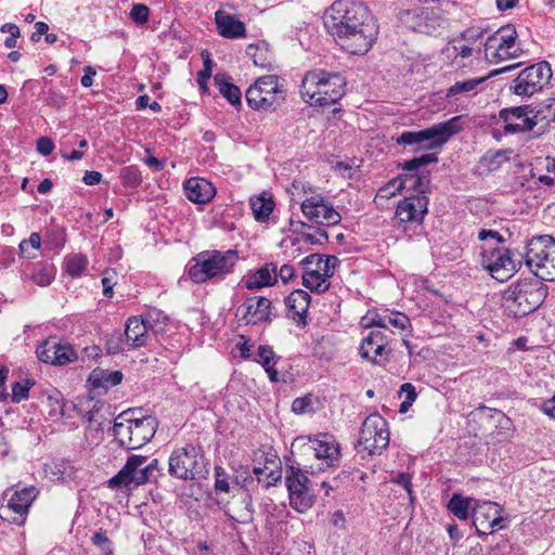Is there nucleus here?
<instances>
[{"mask_svg": "<svg viewBox=\"0 0 555 555\" xmlns=\"http://www.w3.org/2000/svg\"><path fill=\"white\" fill-rule=\"evenodd\" d=\"M246 52L250 57H253L254 64L256 66L264 68L269 65V62H267V59L263 56V54L267 53L266 49H260L255 44H249L246 49Z\"/></svg>", "mask_w": 555, "mask_h": 555, "instance_id": "55", "label": "nucleus"}, {"mask_svg": "<svg viewBox=\"0 0 555 555\" xmlns=\"http://www.w3.org/2000/svg\"><path fill=\"white\" fill-rule=\"evenodd\" d=\"M476 502L473 498H463L460 494H453L449 501V511L461 520H466L469 516V511Z\"/></svg>", "mask_w": 555, "mask_h": 555, "instance_id": "35", "label": "nucleus"}, {"mask_svg": "<svg viewBox=\"0 0 555 555\" xmlns=\"http://www.w3.org/2000/svg\"><path fill=\"white\" fill-rule=\"evenodd\" d=\"M186 198L195 204H207L216 195V188L204 178L192 177L183 185Z\"/></svg>", "mask_w": 555, "mask_h": 555, "instance_id": "24", "label": "nucleus"}, {"mask_svg": "<svg viewBox=\"0 0 555 555\" xmlns=\"http://www.w3.org/2000/svg\"><path fill=\"white\" fill-rule=\"evenodd\" d=\"M54 150L53 141L48 137H41L37 141V151L43 156L50 155Z\"/></svg>", "mask_w": 555, "mask_h": 555, "instance_id": "61", "label": "nucleus"}, {"mask_svg": "<svg viewBox=\"0 0 555 555\" xmlns=\"http://www.w3.org/2000/svg\"><path fill=\"white\" fill-rule=\"evenodd\" d=\"M326 269H323V272L319 271H304L302 273V285L310 289L311 292L321 294L326 292L330 288V281L328 278H331L334 274V268L328 267L327 264L323 266Z\"/></svg>", "mask_w": 555, "mask_h": 555, "instance_id": "29", "label": "nucleus"}, {"mask_svg": "<svg viewBox=\"0 0 555 555\" xmlns=\"http://www.w3.org/2000/svg\"><path fill=\"white\" fill-rule=\"evenodd\" d=\"M106 350L109 354H118L124 351L121 335H112L106 340Z\"/></svg>", "mask_w": 555, "mask_h": 555, "instance_id": "58", "label": "nucleus"}, {"mask_svg": "<svg viewBox=\"0 0 555 555\" xmlns=\"http://www.w3.org/2000/svg\"><path fill=\"white\" fill-rule=\"evenodd\" d=\"M55 278V268L52 263L39 262L34 269L31 280L38 286L44 287L52 283Z\"/></svg>", "mask_w": 555, "mask_h": 555, "instance_id": "38", "label": "nucleus"}, {"mask_svg": "<svg viewBox=\"0 0 555 555\" xmlns=\"http://www.w3.org/2000/svg\"><path fill=\"white\" fill-rule=\"evenodd\" d=\"M278 266L273 262H268L254 273L245 276L244 284L247 289L254 291L266 286H271L276 283Z\"/></svg>", "mask_w": 555, "mask_h": 555, "instance_id": "27", "label": "nucleus"}, {"mask_svg": "<svg viewBox=\"0 0 555 555\" xmlns=\"http://www.w3.org/2000/svg\"><path fill=\"white\" fill-rule=\"evenodd\" d=\"M157 425L155 416L143 415L141 410H127L115 418L113 433L120 447L134 450L154 437Z\"/></svg>", "mask_w": 555, "mask_h": 555, "instance_id": "3", "label": "nucleus"}, {"mask_svg": "<svg viewBox=\"0 0 555 555\" xmlns=\"http://www.w3.org/2000/svg\"><path fill=\"white\" fill-rule=\"evenodd\" d=\"M126 345L130 348H140L146 345L150 331L141 317H131L126 322L125 327Z\"/></svg>", "mask_w": 555, "mask_h": 555, "instance_id": "28", "label": "nucleus"}, {"mask_svg": "<svg viewBox=\"0 0 555 555\" xmlns=\"http://www.w3.org/2000/svg\"><path fill=\"white\" fill-rule=\"evenodd\" d=\"M500 117L504 121V133H517L530 131L537 125L533 118L527 115L526 106L505 108L500 112Z\"/></svg>", "mask_w": 555, "mask_h": 555, "instance_id": "22", "label": "nucleus"}, {"mask_svg": "<svg viewBox=\"0 0 555 555\" xmlns=\"http://www.w3.org/2000/svg\"><path fill=\"white\" fill-rule=\"evenodd\" d=\"M524 49L518 40L516 28L507 24L487 37L482 43V59L489 64H499L519 59Z\"/></svg>", "mask_w": 555, "mask_h": 555, "instance_id": "8", "label": "nucleus"}, {"mask_svg": "<svg viewBox=\"0 0 555 555\" xmlns=\"http://www.w3.org/2000/svg\"><path fill=\"white\" fill-rule=\"evenodd\" d=\"M460 117H453L447 121L435 124L431 127L418 131H403L397 139L398 145L416 146V150H435L446 144L452 135L460 132Z\"/></svg>", "mask_w": 555, "mask_h": 555, "instance_id": "7", "label": "nucleus"}, {"mask_svg": "<svg viewBox=\"0 0 555 555\" xmlns=\"http://www.w3.org/2000/svg\"><path fill=\"white\" fill-rule=\"evenodd\" d=\"M486 30L480 28H467L461 34V39L468 42L469 44L475 43L481 39Z\"/></svg>", "mask_w": 555, "mask_h": 555, "instance_id": "59", "label": "nucleus"}, {"mask_svg": "<svg viewBox=\"0 0 555 555\" xmlns=\"http://www.w3.org/2000/svg\"><path fill=\"white\" fill-rule=\"evenodd\" d=\"M428 197L425 195H411L404 197L397 205L396 217L400 222L421 223L427 212Z\"/></svg>", "mask_w": 555, "mask_h": 555, "instance_id": "21", "label": "nucleus"}, {"mask_svg": "<svg viewBox=\"0 0 555 555\" xmlns=\"http://www.w3.org/2000/svg\"><path fill=\"white\" fill-rule=\"evenodd\" d=\"M547 296L541 281H522L512 285L504 295V308L509 315L522 318L535 311Z\"/></svg>", "mask_w": 555, "mask_h": 555, "instance_id": "4", "label": "nucleus"}, {"mask_svg": "<svg viewBox=\"0 0 555 555\" xmlns=\"http://www.w3.org/2000/svg\"><path fill=\"white\" fill-rule=\"evenodd\" d=\"M256 361L262 365L271 380H278V371L274 370L276 357L269 346H259Z\"/></svg>", "mask_w": 555, "mask_h": 555, "instance_id": "36", "label": "nucleus"}, {"mask_svg": "<svg viewBox=\"0 0 555 555\" xmlns=\"http://www.w3.org/2000/svg\"><path fill=\"white\" fill-rule=\"evenodd\" d=\"M250 207L254 217L257 221H264L272 214L274 203L272 199L264 198L263 196L250 198Z\"/></svg>", "mask_w": 555, "mask_h": 555, "instance_id": "40", "label": "nucleus"}, {"mask_svg": "<svg viewBox=\"0 0 555 555\" xmlns=\"http://www.w3.org/2000/svg\"><path fill=\"white\" fill-rule=\"evenodd\" d=\"M403 189H405V181H403L402 176H400L390 180L384 186L379 188L376 197L390 198Z\"/></svg>", "mask_w": 555, "mask_h": 555, "instance_id": "47", "label": "nucleus"}, {"mask_svg": "<svg viewBox=\"0 0 555 555\" xmlns=\"http://www.w3.org/2000/svg\"><path fill=\"white\" fill-rule=\"evenodd\" d=\"M278 276H280L283 283H287L295 278V268L291 264H283L278 270Z\"/></svg>", "mask_w": 555, "mask_h": 555, "instance_id": "64", "label": "nucleus"}, {"mask_svg": "<svg viewBox=\"0 0 555 555\" xmlns=\"http://www.w3.org/2000/svg\"><path fill=\"white\" fill-rule=\"evenodd\" d=\"M1 33L9 34L10 36L5 38L4 46L8 49H13L17 44V39L21 36V30L16 24L5 23L0 28Z\"/></svg>", "mask_w": 555, "mask_h": 555, "instance_id": "53", "label": "nucleus"}, {"mask_svg": "<svg viewBox=\"0 0 555 555\" xmlns=\"http://www.w3.org/2000/svg\"><path fill=\"white\" fill-rule=\"evenodd\" d=\"M405 181V189L415 192V195H425L429 192V173H406L402 176Z\"/></svg>", "mask_w": 555, "mask_h": 555, "instance_id": "33", "label": "nucleus"}, {"mask_svg": "<svg viewBox=\"0 0 555 555\" xmlns=\"http://www.w3.org/2000/svg\"><path fill=\"white\" fill-rule=\"evenodd\" d=\"M38 495V490L30 486L15 490L5 505L0 507V517L17 526L24 525L29 507Z\"/></svg>", "mask_w": 555, "mask_h": 555, "instance_id": "16", "label": "nucleus"}, {"mask_svg": "<svg viewBox=\"0 0 555 555\" xmlns=\"http://www.w3.org/2000/svg\"><path fill=\"white\" fill-rule=\"evenodd\" d=\"M216 85L218 86L219 92L232 104L240 105L241 104V90L238 87L233 83L227 81L222 75L215 76Z\"/></svg>", "mask_w": 555, "mask_h": 555, "instance_id": "39", "label": "nucleus"}, {"mask_svg": "<svg viewBox=\"0 0 555 555\" xmlns=\"http://www.w3.org/2000/svg\"><path fill=\"white\" fill-rule=\"evenodd\" d=\"M64 266L72 278H78L87 269L88 259L82 254H72L65 258Z\"/></svg>", "mask_w": 555, "mask_h": 555, "instance_id": "41", "label": "nucleus"}, {"mask_svg": "<svg viewBox=\"0 0 555 555\" xmlns=\"http://www.w3.org/2000/svg\"><path fill=\"white\" fill-rule=\"evenodd\" d=\"M392 326L400 331H404L411 326L409 317L402 312L393 311L387 314V328Z\"/></svg>", "mask_w": 555, "mask_h": 555, "instance_id": "52", "label": "nucleus"}, {"mask_svg": "<svg viewBox=\"0 0 555 555\" xmlns=\"http://www.w3.org/2000/svg\"><path fill=\"white\" fill-rule=\"evenodd\" d=\"M328 238L327 232L323 229L318 228L315 234L307 233L304 234L305 242L309 244H323Z\"/></svg>", "mask_w": 555, "mask_h": 555, "instance_id": "60", "label": "nucleus"}, {"mask_svg": "<svg viewBox=\"0 0 555 555\" xmlns=\"http://www.w3.org/2000/svg\"><path fill=\"white\" fill-rule=\"evenodd\" d=\"M304 216L321 225L331 227L340 222L341 217L334 206L324 199L322 195H313L301 203Z\"/></svg>", "mask_w": 555, "mask_h": 555, "instance_id": "17", "label": "nucleus"}, {"mask_svg": "<svg viewBox=\"0 0 555 555\" xmlns=\"http://www.w3.org/2000/svg\"><path fill=\"white\" fill-rule=\"evenodd\" d=\"M386 346L387 337L379 331H373L362 339L359 351L362 358L374 364H380L386 354Z\"/></svg>", "mask_w": 555, "mask_h": 555, "instance_id": "23", "label": "nucleus"}, {"mask_svg": "<svg viewBox=\"0 0 555 555\" xmlns=\"http://www.w3.org/2000/svg\"><path fill=\"white\" fill-rule=\"evenodd\" d=\"M503 507L491 501H477L472 507V520L478 537H488L494 528L504 529L507 520L502 516Z\"/></svg>", "mask_w": 555, "mask_h": 555, "instance_id": "14", "label": "nucleus"}, {"mask_svg": "<svg viewBox=\"0 0 555 555\" xmlns=\"http://www.w3.org/2000/svg\"><path fill=\"white\" fill-rule=\"evenodd\" d=\"M245 98H246V102L247 104L254 108V109H257V111H268V109H271L270 107V100L266 96H262L261 94V90H259V88H257L254 85H251L247 90H246V94H245Z\"/></svg>", "mask_w": 555, "mask_h": 555, "instance_id": "42", "label": "nucleus"}, {"mask_svg": "<svg viewBox=\"0 0 555 555\" xmlns=\"http://www.w3.org/2000/svg\"><path fill=\"white\" fill-rule=\"evenodd\" d=\"M389 444L387 421L379 414L369 415L362 423L359 446L370 455L382 454Z\"/></svg>", "mask_w": 555, "mask_h": 555, "instance_id": "13", "label": "nucleus"}, {"mask_svg": "<svg viewBox=\"0 0 555 555\" xmlns=\"http://www.w3.org/2000/svg\"><path fill=\"white\" fill-rule=\"evenodd\" d=\"M552 77L547 62H540L522 69L513 80L511 90L520 96H531L541 91Z\"/></svg>", "mask_w": 555, "mask_h": 555, "instance_id": "15", "label": "nucleus"}, {"mask_svg": "<svg viewBox=\"0 0 555 555\" xmlns=\"http://www.w3.org/2000/svg\"><path fill=\"white\" fill-rule=\"evenodd\" d=\"M302 449L322 461V465L325 467H334L339 464L340 448L334 437L328 434H321L315 438L309 437Z\"/></svg>", "mask_w": 555, "mask_h": 555, "instance_id": "18", "label": "nucleus"}, {"mask_svg": "<svg viewBox=\"0 0 555 555\" xmlns=\"http://www.w3.org/2000/svg\"><path fill=\"white\" fill-rule=\"evenodd\" d=\"M479 418L490 429L498 440L509 437L513 431V422L502 411L488 406H479L477 409Z\"/></svg>", "mask_w": 555, "mask_h": 555, "instance_id": "20", "label": "nucleus"}, {"mask_svg": "<svg viewBox=\"0 0 555 555\" xmlns=\"http://www.w3.org/2000/svg\"><path fill=\"white\" fill-rule=\"evenodd\" d=\"M121 179L124 184L137 186L141 183L140 171L135 167H126L121 171Z\"/></svg>", "mask_w": 555, "mask_h": 555, "instance_id": "56", "label": "nucleus"}, {"mask_svg": "<svg viewBox=\"0 0 555 555\" xmlns=\"http://www.w3.org/2000/svg\"><path fill=\"white\" fill-rule=\"evenodd\" d=\"M168 464V473L178 479L193 480L208 474L206 459L201 448L194 444L175 449Z\"/></svg>", "mask_w": 555, "mask_h": 555, "instance_id": "10", "label": "nucleus"}, {"mask_svg": "<svg viewBox=\"0 0 555 555\" xmlns=\"http://www.w3.org/2000/svg\"><path fill=\"white\" fill-rule=\"evenodd\" d=\"M96 414V411H88L85 415V418L88 423L86 437L89 438V436H92L93 439L101 440V437H94V435H99L103 431L102 423L98 422Z\"/></svg>", "mask_w": 555, "mask_h": 555, "instance_id": "51", "label": "nucleus"}, {"mask_svg": "<svg viewBox=\"0 0 555 555\" xmlns=\"http://www.w3.org/2000/svg\"><path fill=\"white\" fill-rule=\"evenodd\" d=\"M453 49L456 53V56H461L462 59H467L470 56H475L478 60L482 59V44L475 49L469 43L466 44L457 41L456 44L453 46Z\"/></svg>", "mask_w": 555, "mask_h": 555, "instance_id": "50", "label": "nucleus"}, {"mask_svg": "<svg viewBox=\"0 0 555 555\" xmlns=\"http://www.w3.org/2000/svg\"><path fill=\"white\" fill-rule=\"evenodd\" d=\"M311 296L302 289L293 291L285 299L288 315L299 323H305Z\"/></svg>", "mask_w": 555, "mask_h": 555, "instance_id": "26", "label": "nucleus"}, {"mask_svg": "<svg viewBox=\"0 0 555 555\" xmlns=\"http://www.w3.org/2000/svg\"><path fill=\"white\" fill-rule=\"evenodd\" d=\"M338 261L337 257L335 256H324L320 254H311L309 256H306L301 261L300 264L304 268V271H319L323 272V269H325L323 266L327 264L331 268L335 269V263Z\"/></svg>", "mask_w": 555, "mask_h": 555, "instance_id": "34", "label": "nucleus"}, {"mask_svg": "<svg viewBox=\"0 0 555 555\" xmlns=\"http://www.w3.org/2000/svg\"><path fill=\"white\" fill-rule=\"evenodd\" d=\"M91 543L101 552L102 555H114V544L107 537L106 531L100 529L91 537Z\"/></svg>", "mask_w": 555, "mask_h": 555, "instance_id": "45", "label": "nucleus"}, {"mask_svg": "<svg viewBox=\"0 0 555 555\" xmlns=\"http://www.w3.org/2000/svg\"><path fill=\"white\" fill-rule=\"evenodd\" d=\"M122 380V373L120 371H109L104 369H94L89 377L88 383L93 388H109L120 384Z\"/></svg>", "mask_w": 555, "mask_h": 555, "instance_id": "31", "label": "nucleus"}, {"mask_svg": "<svg viewBox=\"0 0 555 555\" xmlns=\"http://www.w3.org/2000/svg\"><path fill=\"white\" fill-rule=\"evenodd\" d=\"M141 319L146 324L147 330L154 334L164 332L168 321V317L155 308L150 309Z\"/></svg>", "mask_w": 555, "mask_h": 555, "instance_id": "37", "label": "nucleus"}, {"mask_svg": "<svg viewBox=\"0 0 555 555\" xmlns=\"http://www.w3.org/2000/svg\"><path fill=\"white\" fill-rule=\"evenodd\" d=\"M147 457L133 454L128 457L125 466L108 480L112 489L129 488L130 485H144L157 477L158 460L153 459L147 463Z\"/></svg>", "mask_w": 555, "mask_h": 555, "instance_id": "11", "label": "nucleus"}, {"mask_svg": "<svg viewBox=\"0 0 555 555\" xmlns=\"http://www.w3.org/2000/svg\"><path fill=\"white\" fill-rule=\"evenodd\" d=\"M346 79L339 73L323 69L308 72L300 85V94L311 106H330L345 94Z\"/></svg>", "mask_w": 555, "mask_h": 555, "instance_id": "2", "label": "nucleus"}, {"mask_svg": "<svg viewBox=\"0 0 555 555\" xmlns=\"http://www.w3.org/2000/svg\"><path fill=\"white\" fill-rule=\"evenodd\" d=\"M480 256L481 266L501 282L513 276L524 263L522 253L492 245H485Z\"/></svg>", "mask_w": 555, "mask_h": 555, "instance_id": "9", "label": "nucleus"}, {"mask_svg": "<svg viewBox=\"0 0 555 555\" xmlns=\"http://www.w3.org/2000/svg\"><path fill=\"white\" fill-rule=\"evenodd\" d=\"M400 392L405 395L408 404H412L417 397L415 387L411 383H404L401 385Z\"/></svg>", "mask_w": 555, "mask_h": 555, "instance_id": "63", "label": "nucleus"}, {"mask_svg": "<svg viewBox=\"0 0 555 555\" xmlns=\"http://www.w3.org/2000/svg\"><path fill=\"white\" fill-rule=\"evenodd\" d=\"M41 247V237L40 234L34 232L27 240H23L20 243V254L22 257L26 259H34L37 257L36 251H38Z\"/></svg>", "mask_w": 555, "mask_h": 555, "instance_id": "43", "label": "nucleus"}, {"mask_svg": "<svg viewBox=\"0 0 555 555\" xmlns=\"http://www.w3.org/2000/svg\"><path fill=\"white\" fill-rule=\"evenodd\" d=\"M150 9L142 3L134 4L130 11L131 20L138 24L143 25L149 21Z\"/></svg>", "mask_w": 555, "mask_h": 555, "instance_id": "54", "label": "nucleus"}, {"mask_svg": "<svg viewBox=\"0 0 555 555\" xmlns=\"http://www.w3.org/2000/svg\"><path fill=\"white\" fill-rule=\"evenodd\" d=\"M77 360V354L69 344H61L53 356V365H65Z\"/></svg>", "mask_w": 555, "mask_h": 555, "instance_id": "46", "label": "nucleus"}, {"mask_svg": "<svg viewBox=\"0 0 555 555\" xmlns=\"http://www.w3.org/2000/svg\"><path fill=\"white\" fill-rule=\"evenodd\" d=\"M35 385V382L31 379H26L24 382H16L12 385V402L20 403L29 397V390Z\"/></svg>", "mask_w": 555, "mask_h": 555, "instance_id": "48", "label": "nucleus"}, {"mask_svg": "<svg viewBox=\"0 0 555 555\" xmlns=\"http://www.w3.org/2000/svg\"><path fill=\"white\" fill-rule=\"evenodd\" d=\"M215 21L220 36L227 39L243 38L246 36V27L235 16L219 10L215 13Z\"/></svg>", "mask_w": 555, "mask_h": 555, "instance_id": "25", "label": "nucleus"}, {"mask_svg": "<svg viewBox=\"0 0 555 555\" xmlns=\"http://www.w3.org/2000/svg\"><path fill=\"white\" fill-rule=\"evenodd\" d=\"M237 255L234 250H205L193 257L189 269V278L194 283H205L215 278H222L233 270Z\"/></svg>", "mask_w": 555, "mask_h": 555, "instance_id": "5", "label": "nucleus"}, {"mask_svg": "<svg viewBox=\"0 0 555 555\" xmlns=\"http://www.w3.org/2000/svg\"><path fill=\"white\" fill-rule=\"evenodd\" d=\"M215 489L219 492H229L230 489L228 475L220 466L215 467Z\"/></svg>", "mask_w": 555, "mask_h": 555, "instance_id": "57", "label": "nucleus"}, {"mask_svg": "<svg viewBox=\"0 0 555 555\" xmlns=\"http://www.w3.org/2000/svg\"><path fill=\"white\" fill-rule=\"evenodd\" d=\"M362 325L364 327H370L372 325H375L378 327L387 328V314L386 315H375L372 318L366 315L362 319Z\"/></svg>", "mask_w": 555, "mask_h": 555, "instance_id": "62", "label": "nucleus"}, {"mask_svg": "<svg viewBox=\"0 0 555 555\" xmlns=\"http://www.w3.org/2000/svg\"><path fill=\"white\" fill-rule=\"evenodd\" d=\"M323 21L327 33L350 54H365L378 35L376 20L359 0H335Z\"/></svg>", "mask_w": 555, "mask_h": 555, "instance_id": "1", "label": "nucleus"}, {"mask_svg": "<svg viewBox=\"0 0 555 555\" xmlns=\"http://www.w3.org/2000/svg\"><path fill=\"white\" fill-rule=\"evenodd\" d=\"M496 73L493 72L487 77H479V78H469L462 81H456L454 85H452L450 88L447 89L446 96L448 99L455 98L457 95H464V96H473L478 93V88L480 85L486 82V80L494 76Z\"/></svg>", "mask_w": 555, "mask_h": 555, "instance_id": "30", "label": "nucleus"}, {"mask_svg": "<svg viewBox=\"0 0 555 555\" xmlns=\"http://www.w3.org/2000/svg\"><path fill=\"white\" fill-rule=\"evenodd\" d=\"M255 86L261 90L262 96L270 100V107L274 108L279 102V94L283 92L279 85V77L276 75L262 76L255 81Z\"/></svg>", "mask_w": 555, "mask_h": 555, "instance_id": "32", "label": "nucleus"}, {"mask_svg": "<svg viewBox=\"0 0 555 555\" xmlns=\"http://www.w3.org/2000/svg\"><path fill=\"white\" fill-rule=\"evenodd\" d=\"M59 343L55 337L43 340L36 349L38 359L44 363L53 364V356H55Z\"/></svg>", "mask_w": 555, "mask_h": 555, "instance_id": "44", "label": "nucleus"}, {"mask_svg": "<svg viewBox=\"0 0 555 555\" xmlns=\"http://www.w3.org/2000/svg\"><path fill=\"white\" fill-rule=\"evenodd\" d=\"M272 302L266 297H254L248 298L237 309V314L242 312L241 320L245 324L256 325L258 323L271 322L272 321Z\"/></svg>", "mask_w": 555, "mask_h": 555, "instance_id": "19", "label": "nucleus"}, {"mask_svg": "<svg viewBox=\"0 0 555 555\" xmlns=\"http://www.w3.org/2000/svg\"><path fill=\"white\" fill-rule=\"evenodd\" d=\"M438 162V157L436 154H424L420 157H415L409 160H405L402 165V169L405 171H414L422 166Z\"/></svg>", "mask_w": 555, "mask_h": 555, "instance_id": "49", "label": "nucleus"}, {"mask_svg": "<svg viewBox=\"0 0 555 555\" xmlns=\"http://www.w3.org/2000/svg\"><path fill=\"white\" fill-rule=\"evenodd\" d=\"M524 262L542 281H555V240L551 235L528 241Z\"/></svg>", "mask_w": 555, "mask_h": 555, "instance_id": "6", "label": "nucleus"}, {"mask_svg": "<svg viewBox=\"0 0 555 555\" xmlns=\"http://www.w3.org/2000/svg\"><path fill=\"white\" fill-rule=\"evenodd\" d=\"M285 483L288 490L291 506L299 513L312 507L315 495L310 489V480L299 466L289 465L285 468Z\"/></svg>", "mask_w": 555, "mask_h": 555, "instance_id": "12", "label": "nucleus"}]
</instances>
